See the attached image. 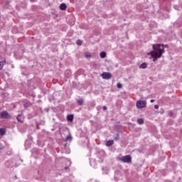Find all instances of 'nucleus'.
<instances>
[{
    "label": "nucleus",
    "mask_w": 182,
    "mask_h": 182,
    "mask_svg": "<svg viewBox=\"0 0 182 182\" xmlns=\"http://www.w3.org/2000/svg\"><path fill=\"white\" fill-rule=\"evenodd\" d=\"M5 60L0 61V70H2V69L4 68V65H5Z\"/></svg>",
    "instance_id": "obj_13"
},
{
    "label": "nucleus",
    "mask_w": 182,
    "mask_h": 182,
    "mask_svg": "<svg viewBox=\"0 0 182 182\" xmlns=\"http://www.w3.org/2000/svg\"><path fill=\"white\" fill-rule=\"evenodd\" d=\"M136 122L138 124H144V119H138Z\"/></svg>",
    "instance_id": "obj_11"
},
{
    "label": "nucleus",
    "mask_w": 182,
    "mask_h": 182,
    "mask_svg": "<svg viewBox=\"0 0 182 182\" xmlns=\"http://www.w3.org/2000/svg\"><path fill=\"white\" fill-rule=\"evenodd\" d=\"M174 8H175L177 11H178V6H174Z\"/></svg>",
    "instance_id": "obj_24"
},
{
    "label": "nucleus",
    "mask_w": 182,
    "mask_h": 182,
    "mask_svg": "<svg viewBox=\"0 0 182 182\" xmlns=\"http://www.w3.org/2000/svg\"><path fill=\"white\" fill-rule=\"evenodd\" d=\"M102 110H104V111L107 110V107L103 106L102 107Z\"/></svg>",
    "instance_id": "obj_21"
},
{
    "label": "nucleus",
    "mask_w": 182,
    "mask_h": 182,
    "mask_svg": "<svg viewBox=\"0 0 182 182\" xmlns=\"http://www.w3.org/2000/svg\"><path fill=\"white\" fill-rule=\"evenodd\" d=\"M65 168V170H68V166H66Z\"/></svg>",
    "instance_id": "obj_28"
},
{
    "label": "nucleus",
    "mask_w": 182,
    "mask_h": 182,
    "mask_svg": "<svg viewBox=\"0 0 182 182\" xmlns=\"http://www.w3.org/2000/svg\"><path fill=\"white\" fill-rule=\"evenodd\" d=\"M100 55V58H102V59H105V58H106V52L105 51L101 52Z\"/></svg>",
    "instance_id": "obj_12"
},
{
    "label": "nucleus",
    "mask_w": 182,
    "mask_h": 182,
    "mask_svg": "<svg viewBox=\"0 0 182 182\" xmlns=\"http://www.w3.org/2000/svg\"><path fill=\"white\" fill-rule=\"evenodd\" d=\"M114 140H116V141H119L120 140V136H119V134H116V136L114 137Z\"/></svg>",
    "instance_id": "obj_18"
},
{
    "label": "nucleus",
    "mask_w": 182,
    "mask_h": 182,
    "mask_svg": "<svg viewBox=\"0 0 182 182\" xmlns=\"http://www.w3.org/2000/svg\"><path fill=\"white\" fill-rule=\"evenodd\" d=\"M154 108L155 109H159V105H154Z\"/></svg>",
    "instance_id": "obj_23"
},
{
    "label": "nucleus",
    "mask_w": 182,
    "mask_h": 182,
    "mask_svg": "<svg viewBox=\"0 0 182 182\" xmlns=\"http://www.w3.org/2000/svg\"><path fill=\"white\" fill-rule=\"evenodd\" d=\"M101 77H102V79L109 80V79H112V74L110 73H103L102 74H101Z\"/></svg>",
    "instance_id": "obj_5"
},
{
    "label": "nucleus",
    "mask_w": 182,
    "mask_h": 182,
    "mask_svg": "<svg viewBox=\"0 0 182 182\" xmlns=\"http://www.w3.org/2000/svg\"><path fill=\"white\" fill-rule=\"evenodd\" d=\"M24 107H28V104H24Z\"/></svg>",
    "instance_id": "obj_27"
},
{
    "label": "nucleus",
    "mask_w": 182,
    "mask_h": 182,
    "mask_svg": "<svg viewBox=\"0 0 182 182\" xmlns=\"http://www.w3.org/2000/svg\"><path fill=\"white\" fill-rule=\"evenodd\" d=\"M106 146L107 147H110V146H113V140H109L108 141H107Z\"/></svg>",
    "instance_id": "obj_10"
},
{
    "label": "nucleus",
    "mask_w": 182,
    "mask_h": 182,
    "mask_svg": "<svg viewBox=\"0 0 182 182\" xmlns=\"http://www.w3.org/2000/svg\"><path fill=\"white\" fill-rule=\"evenodd\" d=\"M0 116L1 117V119H10L11 117V114H9V113H8V112L6 111H3L0 113Z\"/></svg>",
    "instance_id": "obj_4"
},
{
    "label": "nucleus",
    "mask_w": 182,
    "mask_h": 182,
    "mask_svg": "<svg viewBox=\"0 0 182 182\" xmlns=\"http://www.w3.org/2000/svg\"><path fill=\"white\" fill-rule=\"evenodd\" d=\"M146 68H147V63H143L139 65V69H146Z\"/></svg>",
    "instance_id": "obj_9"
},
{
    "label": "nucleus",
    "mask_w": 182,
    "mask_h": 182,
    "mask_svg": "<svg viewBox=\"0 0 182 182\" xmlns=\"http://www.w3.org/2000/svg\"><path fill=\"white\" fill-rule=\"evenodd\" d=\"M136 106L137 109H144V107L147 106V102L146 101L139 100L136 102Z\"/></svg>",
    "instance_id": "obj_2"
},
{
    "label": "nucleus",
    "mask_w": 182,
    "mask_h": 182,
    "mask_svg": "<svg viewBox=\"0 0 182 182\" xmlns=\"http://www.w3.org/2000/svg\"><path fill=\"white\" fill-rule=\"evenodd\" d=\"M67 119L68 122H73V114H69L67 116Z\"/></svg>",
    "instance_id": "obj_7"
},
{
    "label": "nucleus",
    "mask_w": 182,
    "mask_h": 182,
    "mask_svg": "<svg viewBox=\"0 0 182 182\" xmlns=\"http://www.w3.org/2000/svg\"><path fill=\"white\" fill-rule=\"evenodd\" d=\"M3 149H4L3 145L0 144V150H3Z\"/></svg>",
    "instance_id": "obj_22"
},
{
    "label": "nucleus",
    "mask_w": 182,
    "mask_h": 182,
    "mask_svg": "<svg viewBox=\"0 0 182 182\" xmlns=\"http://www.w3.org/2000/svg\"><path fill=\"white\" fill-rule=\"evenodd\" d=\"M119 160L123 163H132V156L130 155H126L122 156Z\"/></svg>",
    "instance_id": "obj_3"
},
{
    "label": "nucleus",
    "mask_w": 182,
    "mask_h": 182,
    "mask_svg": "<svg viewBox=\"0 0 182 182\" xmlns=\"http://www.w3.org/2000/svg\"><path fill=\"white\" fill-rule=\"evenodd\" d=\"M152 48L153 50L148 53V55H151L154 59L153 61L156 62L159 58H161V55L164 53V48H167V45L164 46L163 44H154Z\"/></svg>",
    "instance_id": "obj_1"
},
{
    "label": "nucleus",
    "mask_w": 182,
    "mask_h": 182,
    "mask_svg": "<svg viewBox=\"0 0 182 182\" xmlns=\"http://www.w3.org/2000/svg\"><path fill=\"white\" fill-rule=\"evenodd\" d=\"M85 56L87 59H89V58H92V54L90 53H85Z\"/></svg>",
    "instance_id": "obj_16"
},
{
    "label": "nucleus",
    "mask_w": 182,
    "mask_h": 182,
    "mask_svg": "<svg viewBox=\"0 0 182 182\" xmlns=\"http://www.w3.org/2000/svg\"><path fill=\"white\" fill-rule=\"evenodd\" d=\"M76 43H77V45H79V46H80L82 43V41L81 40H77Z\"/></svg>",
    "instance_id": "obj_19"
},
{
    "label": "nucleus",
    "mask_w": 182,
    "mask_h": 182,
    "mask_svg": "<svg viewBox=\"0 0 182 182\" xmlns=\"http://www.w3.org/2000/svg\"><path fill=\"white\" fill-rule=\"evenodd\" d=\"M60 9H61V11H65L66 10V4H61L60 5Z\"/></svg>",
    "instance_id": "obj_8"
},
{
    "label": "nucleus",
    "mask_w": 182,
    "mask_h": 182,
    "mask_svg": "<svg viewBox=\"0 0 182 182\" xmlns=\"http://www.w3.org/2000/svg\"><path fill=\"white\" fill-rule=\"evenodd\" d=\"M18 122H19L20 123H23V115L22 114H18L16 117Z\"/></svg>",
    "instance_id": "obj_6"
},
{
    "label": "nucleus",
    "mask_w": 182,
    "mask_h": 182,
    "mask_svg": "<svg viewBox=\"0 0 182 182\" xmlns=\"http://www.w3.org/2000/svg\"><path fill=\"white\" fill-rule=\"evenodd\" d=\"M78 105H80V106H82V105H83V99H80L77 100Z\"/></svg>",
    "instance_id": "obj_17"
},
{
    "label": "nucleus",
    "mask_w": 182,
    "mask_h": 182,
    "mask_svg": "<svg viewBox=\"0 0 182 182\" xmlns=\"http://www.w3.org/2000/svg\"><path fill=\"white\" fill-rule=\"evenodd\" d=\"M5 133H6L5 129L4 128L0 129V136H4Z\"/></svg>",
    "instance_id": "obj_14"
},
{
    "label": "nucleus",
    "mask_w": 182,
    "mask_h": 182,
    "mask_svg": "<svg viewBox=\"0 0 182 182\" xmlns=\"http://www.w3.org/2000/svg\"><path fill=\"white\" fill-rule=\"evenodd\" d=\"M169 115H170V116H173V112H169Z\"/></svg>",
    "instance_id": "obj_25"
},
{
    "label": "nucleus",
    "mask_w": 182,
    "mask_h": 182,
    "mask_svg": "<svg viewBox=\"0 0 182 182\" xmlns=\"http://www.w3.org/2000/svg\"><path fill=\"white\" fill-rule=\"evenodd\" d=\"M122 83H120V82H118L117 84V87L118 88V89H122Z\"/></svg>",
    "instance_id": "obj_20"
},
{
    "label": "nucleus",
    "mask_w": 182,
    "mask_h": 182,
    "mask_svg": "<svg viewBox=\"0 0 182 182\" xmlns=\"http://www.w3.org/2000/svg\"><path fill=\"white\" fill-rule=\"evenodd\" d=\"M1 149H0V154H1Z\"/></svg>",
    "instance_id": "obj_29"
},
{
    "label": "nucleus",
    "mask_w": 182,
    "mask_h": 182,
    "mask_svg": "<svg viewBox=\"0 0 182 182\" xmlns=\"http://www.w3.org/2000/svg\"><path fill=\"white\" fill-rule=\"evenodd\" d=\"M150 102H151V103H154V100H151Z\"/></svg>",
    "instance_id": "obj_26"
},
{
    "label": "nucleus",
    "mask_w": 182,
    "mask_h": 182,
    "mask_svg": "<svg viewBox=\"0 0 182 182\" xmlns=\"http://www.w3.org/2000/svg\"><path fill=\"white\" fill-rule=\"evenodd\" d=\"M72 140V135H68L65 139V141H69Z\"/></svg>",
    "instance_id": "obj_15"
}]
</instances>
